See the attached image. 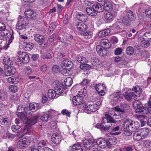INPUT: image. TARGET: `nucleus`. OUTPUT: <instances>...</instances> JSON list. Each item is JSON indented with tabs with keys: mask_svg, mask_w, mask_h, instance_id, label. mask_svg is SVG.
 <instances>
[{
	"mask_svg": "<svg viewBox=\"0 0 151 151\" xmlns=\"http://www.w3.org/2000/svg\"><path fill=\"white\" fill-rule=\"evenodd\" d=\"M106 117H104L103 119V124H105V121H106V123H114L116 122V121L115 120L113 117L111 116L110 115L108 114L105 115Z\"/></svg>",
	"mask_w": 151,
	"mask_h": 151,
	"instance_id": "obj_20",
	"label": "nucleus"
},
{
	"mask_svg": "<svg viewBox=\"0 0 151 151\" xmlns=\"http://www.w3.org/2000/svg\"><path fill=\"white\" fill-rule=\"evenodd\" d=\"M134 51V50L133 48L131 46L128 47L126 50L127 53V54L129 55H132L133 54Z\"/></svg>",
	"mask_w": 151,
	"mask_h": 151,
	"instance_id": "obj_53",
	"label": "nucleus"
},
{
	"mask_svg": "<svg viewBox=\"0 0 151 151\" xmlns=\"http://www.w3.org/2000/svg\"><path fill=\"white\" fill-rule=\"evenodd\" d=\"M77 60L81 64H86L88 61L86 58L81 56H78L77 57Z\"/></svg>",
	"mask_w": 151,
	"mask_h": 151,
	"instance_id": "obj_36",
	"label": "nucleus"
},
{
	"mask_svg": "<svg viewBox=\"0 0 151 151\" xmlns=\"http://www.w3.org/2000/svg\"><path fill=\"white\" fill-rule=\"evenodd\" d=\"M133 138L134 140L136 141H138L143 139L139 131L135 133L134 134Z\"/></svg>",
	"mask_w": 151,
	"mask_h": 151,
	"instance_id": "obj_45",
	"label": "nucleus"
},
{
	"mask_svg": "<svg viewBox=\"0 0 151 151\" xmlns=\"http://www.w3.org/2000/svg\"><path fill=\"white\" fill-rule=\"evenodd\" d=\"M143 142V145L145 147L148 148H151V141L147 140H144Z\"/></svg>",
	"mask_w": 151,
	"mask_h": 151,
	"instance_id": "obj_50",
	"label": "nucleus"
},
{
	"mask_svg": "<svg viewBox=\"0 0 151 151\" xmlns=\"http://www.w3.org/2000/svg\"><path fill=\"white\" fill-rule=\"evenodd\" d=\"M83 143L84 147L87 149L91 148L93 145V142L92 140L86 139L83 140Z\"/></svg>",
	"mask_w": 151,
	"mask_h": 151,
	"instance_id": "obj_23",
	"label": "nucleus"
},
{
	"mask_svg": "<svg viewBox=\"0 0 151 151\" xmlns=\"http://www.w3.org/2000/svg\"><path fill=\"white\" fill-rule=\"evenodd\" d=\"M73 65L72 61L67 59L63 60L61 64V66L65 69L71 68L73 67Z\"/></svg>",
	"mask_w": 151,
	"mask_h": 151,
	"instance_id": "obj_10",
	"label": "nucleus"
},
{
	"mask_svg": "<svg viewBox=\"0 0 151 151\" xmlns=\"http://www.w3.org/2000/svg\"><path fill=\"white\" fill-rule=\"evenodd\" d=\"M21 127L19 125H13L11 127V129L14 132H18L20 129Z\"/></svg>",
	"mask_w": 151,
	"mask_h": 151,
	"instance_id": "obj_54",
	"label": "nucleus"
},
{
	"mask_svg": "<svg viewBox=\"0 0 151 151\" xmlns=\"http://www.w3.org/2000/svg\"><path fill=\"white\" fill-rule=\"evenodd\" d=\"M107 146L110 147L111 146L115 145L117 142V139L113 136L111 137L106 140Z\"/></svg>",
	"mask_w": 151,
	"mask_h": 151,
	"instance_id": "obj_18",
	"label": "nucleus"
},
{
	"mask_svg": "<svg viewBox=\"0 0 151 151\" xmlns=\"http://www.w3.org/2000/svg\"><path fill=\"white\" fill-rule=\"evenodd\" d=\"M83 96H80L77 95L75 96L73 99L72 102L73 104L75 106L78 105H82L84 104L83 102Z\"/></svg>",
	"mask_w": 151,
	"mask_h": 151,
	"instance_id": "obj_6",
	"label": "nucleus"
},
{
	"mask_svg": "<svg viewBox=\"0 0 151 151\" xmlns=\"http://www.w3.org/2000/svg\"><path fill=\"white\" fill-rule=\"evenodd\" d=\"M92 33L91 32H86L81 33V35L84 36L85 38H90L92 36Z\"/></svg>",
	"mask_w": 151,
	"mask_h": 151,
	"instance_id": "obj_51",
	"label": "nucleus"
},
{
	"mask_svg": "<svg viewBox=\"0 0 151 151\" xmlns=\"http://www.w3.org/2000/svg\"><path fill=\"white\" fill-rule=\"evenodd\" d=\"M76 26L77 30L80 31H85L87 28V27L86 24L81 22L77 24Z\"/></svg>",
	"mask_w": 151,
	"mask_h": 151,
	"instance_id": "obj_25",
	"label": "nucleus"
},
{
	"mask_svg": "<svg viewBox=\"0 0 151 151\" xmlns=\"http://www.w3.org/2000/svg\"><path fill=\"white\" fill-rule=\"evenodd\" d=\"M56 27V23L54 22H52L50 24L48 29V32L49 34H51L55 29Z\"/></svg>",
	"mask_w": 151,
	"mask_h": 151,
	"instance_id": "obj_47",
	"label": "nucleus"
},
{
	"mask_svg": "<svg viewBox=\"0 0 151 151\" xmlns=\"http://www.w3.org/2000/svg\"><path fill=\"white\" fill-rule=\"evenodd\" d=\"M95 88L98 92L101 90H102L103 89H105V87L103 84H98L96 86Z\"/></svg>",
	"mask_w": 151,
	"mask_h": 151,
	"instance_id": "obj_56",
	"label": "nucleus"
},
{
	"mask_svg": "<svg viewBox=\"0 0 151 151\" xmlns=\"http://www.w3.org/2000/svg\"><path fill=\"white\" fill-rule=\"evenodd\" d=\"M73 83L72 79L70 77H67L64 80V82L63 86L65 88H67L68 87L70 86Z\"/></svg>",
	"mask_w": 151,
	"mask_h": 151,
	"instance_id": "obj_28",
	"label": "nucleus"
},
{
	"mask_svg": "<svg viewBox=\"0 0 151 151\" xmlns=\"http://www.w3.org/2000/svg\"><path fill=\"white\" fill-rule=\"evenodd\" d=\"M129 107V106L125 103H121L120 105L116 106L113 109L116 111L120 113L121 114L125 116L127 110Z\"/></svg>",
	"mask_w": 151,
	"mask_h": 151,
	"instance_id": "obj_3",
	"label": "nucleus"
},
{
	"mask_svg": "<svg viewBox=\"0 0 151 151\" xmlns=\"http://www.w3.org/2000/svg\"><path fill=\"white\" fill-rule=\"evenodd\" d=\"M30 58L28 55L27 52H24L20 54L19 58L17 60V62L18 63L17 64L19 65L22 63H27L29 62Z\"/></svg>",
	"mask_w": 151,
	"mask_h": 151,
	"instance_id": "obj_4",
	"label": "nucleus"
},
{
	"mask_svg": "<svg viewBox=\"0 0 151 151\" xmlns=\"http://www.w3.org/2000/svg\"><path fill=\"white\" fill-rule=\"evenodd\" d=\"M50 116L48 114L43 113L42 114L40 119L43 121L47 122L50 119Z\"/></svg>",
	"mask_w": 151,
	"mask_h": 151,
	"instance_id": "obj_42",
	"label": "nucleus"
},
{
	"mask_svg": "<svg viewBox=\"0 0 151 151\" xmlns=\"http://www.w3.org/2000/svg\"><path fill=\"white\" fill-rule=\"evenodd\" d=\"M136 98L134 99V101L133 102V106L134 108L137 109V108L141 107L142 106L141 102L139 101L136 100Z\"/></svg>",
	"mask_w": 151,
	"mask_h": 151,
	"instance_id": "obj_40",
	"label": "nucleus"
},
{
	"mask_svg": "<svg viewBox=\"0 0 151 151\" xmlns=\"http://www.w3.org/2000/svg\"><path fill=\"white\" fill-rule=\"evenodd\" d=\"M122 50L121 48L118 47L116 48L114 51V53L115 55H120L122 52Z\"/></svg>",
	"mask_w": 151,
	"mask_h": 151,
	"instance_id": "obj_61",
	"label": "nucleus"
},
{
	"mask_svg": "<svg viewBox=\"0 0 151 151\" xmlns=\"http://www.w3.org/2000/svg\"><path fill=\"white\" fill-rule=\"evenodd\" d=\"M23 132L25 134H27L29 135H30L32 133H33V131L31 129L26 128L24 129Z\"/></svg>",
	"mask_w": 151,
	"mask_h": 151,
	"instance_id": "obj_58",
	"label": "nucleus"
},
{
	"mask_svg": "<svg viewBox=\"0 0 151 151\" xmlns=\"http://www.w3.org/2000/svg\"><path fill=\"white\" fill-rule=\"evenodd\" d=\"M64 86L62 84H60L59 83H55L54 86L55 91L56 92V94L59 95L61 94L63 92V88Z\"/></svg>",
	"mask_w": 151,
	"mask_h": 151,
	"instance_id": "obj_14",
	"label": "nucleus"
},
{
	"mask_svg": "<svg viewBox=\"0 0 151 151\" xmlns=\"http://www.w3.org/2000/svg\"><path fill=\"white\" fill-rule=\"evenodd\" d=\"M96 143L98 146L101 148H104L107 146L106 140L101 139H99L96 141Z\"/></svg>",
	"mask_w": 151,
	"mask_h": 151,
	"instance_id": "obj_21",
	"label": "nucleus"
},
{
	"mask_svg": "<svg viewBox=\"0 0 151 151\" xmlns=\"http://www.w3.org/2000/svg\"><path fill=\"white\" fill-rule=\"evenodd\" d=\"M80 67L82 69L87 70L90 68V66L87 64H81L80 65Z\"/></svg>",
	"mask_w": 151,
	"mask_h": 151,
	"instance_id": "obj_64",
	"label": "nucleus"
},
{
	"mask_svg": "<svg viewBox=\"0 0 151 151\" xmlns=\"http://www.w3.org/2000/svg\"><path fill=\"white\" fill-rule=\"evenodd\" d=\"M139 132L143 139L147 137L149 135V131L147 128H143L140 129Z\"/></svg>",
	"mask_w": 151,
	"mask_h": 151,
	"instance_id": "obj_24",
	"label": "nucleus"
},
{
	"mask_svg": "<svg viewBox=\"0 0 151 151\" xmlns=\"http://www.w3.org/2000/svg\"><path fill=\"white\" fill-rule=\"evenodd\" d=\"M102 101V100L100 98V96L97 97L95 100V104L98 106L101 104Z\"/></svg>",
	"mask_w": 151,
	"mask_h": 151,
	"instance_id": "obj_59",
	"label": "nucleus"
},
{
	"mask_svg": "<svg viewBox=\"0 0 151 151\" xmlns=\"http://www.w3.org/2000/svg\"><path fill=\"white\" fill-rule=\"evenodd\" d=\"M86 11L88 14L91 16L96 15L97 14L94 9L93 7H87L86 8Z\"/></svg>",
	"mask_w": 151,
	"mask_h": 151,
	"instance_id": "obj_33",
	"label": "nucleus"
},
{
	"mask_svg": "<svg viewBox=\"0 0 151 151\" xmlns=\"http://www.w3.org/2000/svg\"><path fill=\"white\" fill-rule=\"evenodd\" d=\"M123 95L120 92H116L114 94L112 99H111V102L113 101V104H114L119 101H120L121 99H122Z\"/></svg>",
	"mask_w": 151,
	"mask_h": 151,
	"instance_id": "obj_16",
	"label": "nucleus"
},
{
	"mask_svg": "<svg viewBox=\"0 0 151 151\" xmlns=\"http://www.w3.org/2000/svg\"><path fill=\"white\" fill-rule=\"evenodd\" d=\"M16 72L15 68L11 66L8 67L7 71L5 73V76H8L14 75Z\"/></svg>",
	"mask_w": 151,
	"mask_h": 151,
	"instance_id": "obj_19",
	"label": "nucleus"
},
{
	"mask_svg": "<svg viewBox=\"0 0 151 151\" xmlns=\"http://www.w3.org/2000/svg\"><path fill=\"white\" fill-rule=\"evenodd\" d=\"M38 116H36L28 119L26 122L27 124L29 126H31L35 124L37 122Z\"/></svg>",
	"mask_w": 151,
	"mask_h": 151,
	"instance_id": "obj_26",
	"label": "nucleus"
},
{
	"mask_svg": "<svg viewBox=\"0 0 151 151\" xmlns=\"http://www.w3.org/2000/svg\"><path fill=\"white\" fill-rule=\"evenodd\" d=\"M29 107V109L32 112L37 111L40 108L39 104L36 103H31Z\"/></svg>",
	"mask_w": 151,
	"mask_h": 151,
	"instance_id": "obj_29",
	"label": "nucleus"
},
{
	"mask_svg": "<svg viewBox=\"0 0 151 151\" xmlns=\"http://www.w3.org/2000/svg\"><path fill=\"white\" fill-rule=\"evenodd\" d=\"M132 120L127 119L125 120L123 123V127L124 129H128L130 130V127L132 122Z\"/></svg>",
	"mask_w": 151,
	"mask_h": 151,
	"instance_id": "obj_27",
	"label": "nucleus"
},
{
	"mask_svg": "<svg viewBox=\"0 0 151 151\" xmlns=\"http://www.w3.org/2000/svg\"><path fill=\"white\" fill-rule=\"evenodd\" d=\"M109 47H103L101 45H98L96 46V49L98 54L101 56L106 55L107 52L105 48H108Z\"/></svg>",
	"mask_w": 151,
	"mask_h": 151,
	"instance_id": "obj_8",
	"label": "nucleus"
},
{
	"mask_svg": "<svg viewBox=\"0 0 151 151\" xmlns=\"http://www.w3.org/2000/svg\"><path fill=\"white\" fill-rule=\"evenodd\" d=\"M108 124L105 125V130H109L111 129V127H113L115 126V124H112V123H109Z\"/></svg>",
	"mask_w": 151,
	"mask_h": 151,
	"instance_id": "obj_57",
	"label": "nucleus"
},
{
	"mask_svg": "<svg viewBox=\"0 0 151 151\" xmlns=\"http://www.w3.org/2000/svg\"><path fill=\"white\" fill-rule=\"evenodd\" d=\"M104 9L106 10H111L113 8V5L110 1H105L104 4Z\"/></svg>",
	"mask_w": 151,
	"mask_h": 151,
	"instance_id": "obj_35",
	"label": "nucleus"
},
{
	"mask_svg": "<svg viewBox=\"0 0 151 151\" xmlns=\"http://www.w3.org/2000/svg\"><path fill=\"white\" fill-rule=\"evenodd\" d=\"M91 62L93 65L96 66H98L100 64L99 60L95 57L91 58Z\"/></svg>",
	"mask_w": 151,
	"mask_h": 151,
	"instance_id": "obj_38",
	"label": "nucleus"
},
{
	"mask_svg": "<svg viewBox=\"0 0 151 151\" xmlns=\"http://www.w3.org/2000/svg\"><path fill=\"white\" fill-rule=\"evenodd\" d=\"M27 139L25 138L20 139L17 142V147L20 149L24 148L27 147Z\"/></svg>",
	"mask_w": 151,
	"mask_h": 151,
	"instance_id": "obj_12",
	"label": "nucleus"
},
{
	"mask_svg": "<svg viewBox=\"0 0 151 151\" xmlns=\"http://www.w3.org/2000/svg\"><path fill=\"white\" fill-rule=\"evenodd\" d=\"M32 72V69L29 66L25 67L23 70V73L25 74H29Z\"/></svg>",
	"mask_w": 151,
	"mask_h": 151,
	"instance_id": "obj_48",
	"label": "nucleus"
},
{
	"mask_svg": "<svg viewBox=\"0 0 151 151\" xmlns=\"http://www.w3.org/2000/svg\"><path fill=\"white\" fill-rule=\"evenodd\" d=\"M93 8L94 9L96 13L101 12L104 9L103 6L98 3L93 4Z\"/></svg>",
	"mask_w": 151,
	"mask_h": 151,
	"instance_id": "obj_22",
	"label": "nucleus"
},
{
	"mask_svg": "<svg viewBox=\"0 0 151 151\" xmlns=\"http://www.w3.org/2000/svg\"><path fill=\"white\" fill-rule=\"evenodd\" d=\"M7 118H2L0 120V123L1 124L3 125H6L8 123Z\"/></svg>",
	"mask_w": 151,
	"mask_h": 151,
	"instance_id": "obj_62",
	"label": "nucleus"
},
{
	"mask_svg": "<svg viewBox=\"0 0 151 151\" xmlns=\"http://www.w3.org/2000/svg\"><path fill=\"white\" fill-rule=\"evenodd\" d=\"M140 33L141 35L143 36L144 38H146L147 39H151V30L146 28L141 30Z\"/></svg>",
	"mask_w": 151,
	"mask_h": 151,
	"instance_id": "obj_7",
	"label": "nucleus"
},
{
	"mask_svg": "<svg viewBox=\"0 0 151 151\" xmlns=\"http://www.w3.org/2000/svg\"><path fill=\"white\" fill-rule=\"evenodd\" d=\"M139 127V124L138 122L132 121L129 130L134 131L136 130Z\"/></svg>",
	"mask_w": 151,
	"mask_h": 151,
	"instance_id": "obj_32",
	"label": "nucleus"
},
{
	"mask_svg": "<svg viewBox=\"0 0 151 151\" xmlns=\"http://www.w3.org/2000/svg\"><path fill=\"white\" fill-rule=\"evenodd\" d=\"M51 140L56 144H59L61 140V135L57 133L53 134L51 136Z\"/></svg>",
	"mask_w": 151,
	"mask_h": 151,
	"instance_id": "obj_11",
	"label": "nucleus"
},
{
	"mask_svg": "<svg viewBox=\"0 0 151 151\" xmlns=\"http://www.w3.org/2000/svg\"><path fill=\"white\" fill-rule=\"evenodd\" d=\"M147 107H144L142 106L141 107L139 108L136 109V112L137 113H142L144 114H147L148 113L151 112V109L148 106Z\"/></svg>",
	"mask_w": 151,
	"mask_h": 151,
	"instance_id": "obj_13",
	"label": "nucleus"
},
{
	"mask_svg": "<svg viewBox=\"0 0 151 151\" xmlns=\"http://www.w3.org/2000/svg\"><path fill=\"white\" fill-rule=\"evenodd\" d=\"M48 144V142L47 140H42L40 141L37 144V147L39 149L41 147L46 146Z\"/></svg>",
	"mask_w": 151,
	"mask_h": 151,
	"instance_id": "obj_46",
	"label": "nucleus"
},
{
	"mask_svg": "<svg viewBox=\"0 0 151 151\" xmlns=\"http://www.w3.org/2000/svg\"><path fill=\"white\" fill-rule=\"evenodd\" d=\"M25 16L28 18L33 19L36 17V14L33 10L31 9H27L24 12Z\"/></svg>",
	"mask_w": 151,
	"mask_h": 151,
	"instance_id": "obj_17",
	"label": "nucleus"
},
{
	"mask_svg": "<svg viewBox=\"0 0 151 151\" xmlns=\"http://www.w3.org/2000/svg\"><path fill=\"white\" fill-rule=\"evenodd\" d=\"M104 16L106 20L109 21L113 19L114 14L111 12H106L104 14Z\"/></svg>",
	"mask_w": 151,
	"mask_h": 151,
	"instance_id": "obj_31",
	"label": "nucleus"
},
{
	"mask_svg": "<svg viewBox=\"0 0 151 151\" xmlns=\"http://www.w3.org/2000/svg\"><path fill=\"white\" fill-rule=\"evenodd\" d=\"M132 90L135 93L133 92L126 91L124 93L123 96L128 101L130 100L132 98L134 99L135 98L139 96L141 93V91L139 87H134Z\"/></svg>",
	"mask_w": 151,
	"mask_h": 151,
	"instance_id": "obj_1",
	"label": "nucleus"
},
{
	"mask_svg": "<svg viewBox=\"0 0 151 151\" xmlns=\"http://www.w3.org/2000/svg\"><path fill=\"white\" fill-rule=\"evenodd\" d=\"M29 23L27 19L20 16L18 19V21L17 24L16 28L19 31L21 30L23 32L25 31V27Z\"/></svg>",
	"mask_w": 151,
	"mask_h": 151,
	"instance_id": "obj_2",
	"label": "nucleus"
},
{
	"mask_svg": "<svg viewBox=\"0 0 151 151\" xmlns=\"http://www.w3.org/2000/svg\"><path fill=\"white\" fill-rule=\"evenodd\" d=\"M135 19V17L134 14L132 11H129L127 13L126 16L124 18L123 22L127 23L129 21L133 20Z\"/></svg>",
	"mask_w": 151,
	"mask_h": 151,
	"instance_id": "obj_5",
	"label": "nucleus"
},
{
	"mask_svg": "<svg viewBox=\"0 0 151 151\" xmlns=\"http://www.w3.org/2000/svg\"><path fill=\"white\" fill-rule=\"evenodd\" d=\"M100 43L102 46H105L106 47L109 46L108 40L106 39H103L100 41Z\"/></svg>",
	"mask_w": 151,
	"mask_h": 151,
	"instance_id": "obj_52",
	"label": "nucleus"
},
{
	"mask_svg": "<svg viewBox=\"0 0 151 151\" xmlns=\"http://www.w3.org/2000/svg\"><path fill=\"white\" fill-rule=\"evenodd\" d=\"M52 70L54 73H58L60 71L59 67L56 65H54L52 67Z\"/></svg>",
	"mask_w": 151,
	"mask_h": 151,
	"instance_id": "obj_63",
	"label": "nucleus"
},
{
	"mask_svg": "<svg viewBox=\"0 0 151 151\" xmlns=\"http://www.w3.org/2000/svg\"><path fill=\"white\" fill-rule=\"evenodd\" d=\"M14 32L12 30L11 32L8 31L6 34V36L8 37L9 42H11L14 39Z\"/></svg>",
	"mask_w": 151,
	"mask_h": 151,
	"instance_id": "obj_39",
	"label": "nucleus"
},
{
	"mask_svg": "<svg viewBox=\"0 0 151 151\" xmlns=\"http://www.w3.org/2000/svg\"><path fill=\"white\" fill-rule=\"evenodd\" d=\"M3 62L6 65H10L13 64V61L9 57H5L3 59Z\"/></svg>",
	"mask_w": 151,
	"mask_h": 151,
	"instance_id": "obj_44",
	"label": "nucleus"
},
{
	"mask_svg": "<svg viewBox=\"0 0 151 151\" xmlns=\"http://www.w3.org/2000/svg\"><path fill=\"white\" fill-rule=\"evenodd\" d=\"M9 89L10 91L13 93H15L17 91V87L14 85H12L9 86Z\"/></svg>",
	"mask_w": 151,
	"mask_h": 151,
	"instance_id": "obj_60",
	"label": "nucleus"
},
{
	"mask_svg": "<svg viewBox=\"0 0 151 151\" xmlns=\"http://www.w3.org/2000/svg\"><path fill=\"white\" fill-rule=\"evenodd\" d=\"M81 149L80 151H83V149L81 148V146L80 144H76L74 145L72 147V150L73 151L75 150H78Z\"/></svg>",
	"mask_w": 151,
	"mask_h": 151,
	"instance_id": "obj_49",
	"label": "nucleus"
},
{
	"mask_svg": "<svg viewBox=\"0 0 151 151\" xmlns=\"http://www.w3.org/2000/svg\"><path fill=\"white\" fill-rule=\"evenodd\" d=\"M33 36L34 40L40 45H42L44 42L45 37L43 35L37 34H34Z\"/></svg>",
	"mask_w": 151,
	"mask_h": 151,
	"instance_id": "obj_9",
	"label": "nucleus"
},
{
	"mask_svg": "<svg viewBox=\"0 0 151 151\" xmlns=\"http://www.w3.org/2000/svg\"><path fill=\"white\" fill-rule=\"evenodd\" d=\"M140 44L142 47L147 48L150 46V43L148 39L143 38L141 41Z\"/></svg>",
	"mask_w": 151,
	"mask_h": 151,
	"instance_id": "obj_34",
	"label": "nucleus"
},
{
	"mask_svg": "<svg viewBox=\"0 0 151 151\" xmlns=\"http://www.w3.org/2000/svg\"><path fill=\"white\" fill-rule=\"evenodd\" d=\"M83 107L84 108L85 111H87L88 113L89 114L96 111L98 109V108L94 107V105L92 104H89L87 106L84 104Z\"/></svg>",
	"mask_w": 151,
	"mask_h": 151,
	"instance_id": "obj_15",
	"label": "nucleus"
},
{
	"mask_svg": "<svg viewBox=\"0 0 151 151\" xmlns=\"http://www.w3.org/2000/svg\"><path fill=\"white\" fill-rule=\"evenodd\" d=\"M33 45L30 42L26 43V44L23 46V49L26 51H30L33 48Z\"/></svg>",
	"mask_w": 151,
	"mask_h": 151,
	"instance_id": "obj_37",
	"label": "nucleus"
},
{
	"mask_svg": "<svg viewBox=\"0 0 151 151\" xmlns=\"http://www.w3.org/2000/svg\"><path fill=\"white\" fill-rule=\"evenodd\" d=\"M56 94V92L53 89H50L48 92V97L50 99H53L55 98Z\"/></svg>",
	"mask_w": 151,
	"mask_h": 151,
	"instance_id": "obj_41",
	"label": "nucleus"
},
{
	"mask_svg": "<svg viewBox=\"0 0 151 151\" xmlns=\"http://www.w3.org/2000/svg\"><path fill=\"white\" fill-rule=\"evenodd\" d=\"M47 112L50 116V119L51 117L54 116L58 114V112L52 109L50 110Z\"/></svg>",
	"mask_w": 151,
	"mask_h": 151,
	"instance_id": "obj_55",
	"label": "nucleus"
},
{
	"mask_svg": "<svg viewBox=\"0 0 151 151\" xmlns=\"http://www.w3.org/2000/svg\"><path fill=\"white\" fill-rule=\"evenodd\" d=\"M77 18L79 20L83 22H86L88 20V17L87 15L82 13H80L78 14Z\"/></svg>",
	"mask_w": 151,
	"mask_h": 151,
	"instance_id": "obj_30",
	"label": "nucleus"
},
{
	"mask_svg": "<svg viewBox=\"0 0 151 151\" xmlns=\"http://www.w3.org/2000/svg\"><path fill=\"white\" fill-rule=\"evenodd\" d=\"M7 98V93L3 90H0V99L4 101Z\"/></svg>",
	"mask_w": 151,
	"mask_h": 151,
	"instance_id": "obj_43",
	"label": "nucleus"
}]
</instances>
